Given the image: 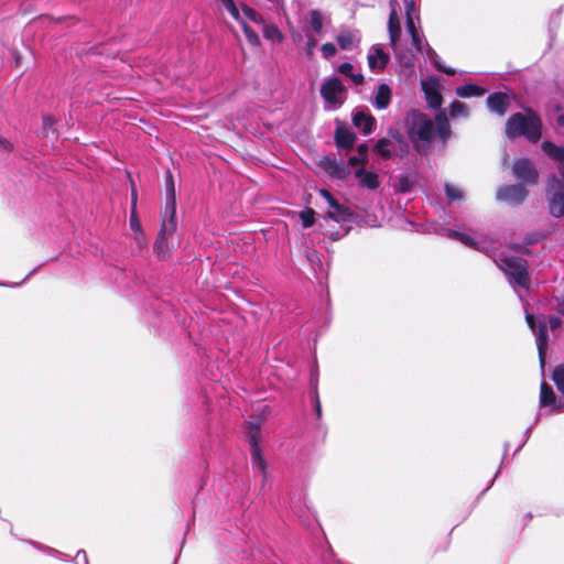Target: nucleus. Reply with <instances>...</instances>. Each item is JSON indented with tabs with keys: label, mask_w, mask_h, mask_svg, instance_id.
<instances>
[{
	"label": "nucleus",
	"mask_w": 564,
	"mask_h": 564,
	"mask_svg": "<svg viewBox=\"0 0 564 564\" xmlns=\"http://www.w3.org/2000/svg\"><path fill=\"white\" fill-rule=\"evenodd\" d=\"M543 152L557 163V175H552L547 180L545 189L547 210L554 218L564 216V147L556 145L551 141H543L541 144Z\"/></svg>",
	"instance_id": "obj_1"
},
{
	"label": "nucleus",
	"mask_w": 564,
	"mask_h": 564,
	"mask_svg": "<svg viewBox=\"0 0 564 564\" xmlns=\"http://www.w3.org/2000/svg\"><path fill=\"white\" fill-rule=\"evenodd\" d=\"M541 119L532 111L527 116L518 112L512 115L506 123V133L509 138L525 137L531 142H536L541 138Z\"/></svg>",
	"instance_id": "obj_2"
},
{
	"label": "nucleus",
	"mask_w": 564,
	"mask_h": 564,
	"mask_svg": "<svg viewBox=\"0 0 564 564\" xmlns=\"http://www.w3.org/2000/svg\"><path fill=\"white\" fill-rule=\"evenodd\" d=\"M495 262L503 271L510 285L518 293L520 300H522L523 296L519 289L527 291L530 286L527 261L519 257H500L495 259Z\"/></svg>",
	"instance_id": "obj_3"
},
{
	"label": "nucleus",
	"mask_w": 564,
	"mask_h": 564,
	"mask_svg": "<svg viewBox=\"0 0 564 564\" xmlns=\"http://www.w3.org/2000/svg\"><path fill=\"white\" fill-rule=\"evenodd\" d=\"M261 430L260 424L250 422L247 430V438L250 444L251 462L254 468H257L263 477V481L267 480V462L262 456L260 448Z\"/></svg>",
	"instance_id": "obj_4"
},
{
	"label": "nucleus",
	"mask_w": 564,
	"mask_h": 564,
	"mask_svg": "<svg viewBox=\"0 0 564 564\" xmlns=\"http://www.w3.org/2000/svg\"><path fill=\"white\" fill-rule=\"evenodd\" d=\"M165 207L163 216V229L167 231H175L176 223V202H175V185L172 173L169 171L165 177Z\"/></svg>",
	"instance_id": "obj_5"
},
{
	"label": "nucleus",
	"mask_w": 564,
	"mask_h": 564,
	"mask_svg": "<svg viewBox=\"0 0 564 564\" xmlns=\"http://www.w3.org/2000/svg\"><path fill=\"white\" fill-rule=\"evenodd\" d=\"M525 319L530 329L535 334V341L539 352L540 366L543 369L545 366V352L549 344L547 336V324L545 318H540L539 325L536 326V321L532 314L525 311Z\"/></svg>",
	"instance_id": "obj_6"
},
{
	"label": "nucleus",
	"mask_w": 564,
	"mask_h": 564,
	"mask_svg": "<svg viewBox=\"0 0 564 564\" xmlns=\"http://www.w3.org/2000/svg\"><path fill=\"white\" fill-rule=\"evenodd\" d=\"M345 88L337 77L326 79L321 87V95L329 109H337L344 102Z\"/></svg>",
	"instance_id": "obj_7"
},
{
	"label": "nucleus",
	"mask_w": 564,
	"mask_h": 564,
	"mask_svg": "<svg viewBox=\"0 0 564 564\" xmlns=\"http://www.w3.org/2000/svg\"><path fill=\"white\" fill-rule=\"evenodd\" d=\"M411 37V43H412V46L420 53L424 54L425 57L434 65V67L440 70V72H443L447 75H454L455 74V69L452 68V67H445L443 66L440 61H438V55L436 54V52L430 46V44L427 42H425L424 40V36L421 35L420 33L417 34H412Z\"/></svg>",
	"instance_id": "obj_8"
},
{
	"label": "nucleus",
	"mask_w": 564,
	"mask_h": 564,
	"mask_svg": "<svg viewBox=\"0 0 564 564\" xmlns=\"http://www.w3.org/2000/svg\"><path fill=\"white\" fill-rule=\"evenodd\" d=\"M319 195L326 200L328 205L329 209L326 214L327 218L335 220L336 223H346L351 220V210L348 207L339 204L338 200L335 199L327 189H319Z\"/></svg>",
	"instance_id": "obj_9"
},
{
	"label": "nucleus",
	"mask_w": 564,
	"mask_h": 564,
	"mask_svg": "<svg viewBox=\"0 0 564 564\" xmlns=\"http://www.w3.org/2000/svg\"><path fill=\"white\" fill-rule=\"evenodd\" d=\"M434 123L422 113H413L410 127L411 138H416L421 141H430L433 137Z\"/></svg>",
	"instance_id": "obj_10"
},
{
	"label": "nucleus",
	"mask_w": 564,
	"mask_h": 564,
	"mask_svg": "<svg viewBox=\"0 0 564 564\" xmlns=\"http://www.w3.org/2000/svg\"><path fill=\"white\" fill-rule=\"evenodd\" d=\"M528 196V191L522 184L505 185L498 188L496 197L499 202L510 205H520Z\"/></svg>",
	"instance_id": "obj_11"
},
{
	"label": "nucleus",
	"mask_w": 564,
	"mask_h": 564,
	"mask_svg": "<svg viewBox=\"0 0 564 564\" xmlns=\"http://www.w3.org/2000/svg\"><path fill=\"white\" fill-rule=\"evenodd\" d=\"M225 9L229 12V14L238 21L242 25L243 33L248 40V42L252 46H258L260 44V37L256 31H253L246 21L241 18L240 11L238 6L235 3L234 0H218Z\"/></svg>",
	"instance_id": "obj_12"
},
{
	"label": "nucleus",
	"mask_w": 564,
	"mask_h": 564,
	"mask_svg": "<svg viewBox=\"0 0 564 564\" xmlns=\"http://www.w3.org/2000/svg\"><path fill=\"white\" fill-rule=\"evenodd\" d=\"M513 175L522 185H534L539 178V172L528 159L517 160L513 164Z\"/></svg>",
	"instance_id": "obj_13"
},
{
	"label": "nucleus",
	"mask_w": 564,
	"mask_h": 564,
	"mask_svg": "<svg viewBox=\"0 0 564 564\" xmlns=\"http://www.w3.org/2000/svg\"><path fill=\"white\" fill-rule=\"evenodd\" d=\"M444 232L446 237L458 240L469 248H474L486 253L489 251L488 241L481 236L468 235L453 229H444Z\"/></svg>",
	"instance_id": "obj_14"
},
{
	"label": "nucleus",
	"mask_w": 564,
	"mask_h": 564,
	"mask_svg": "<svg viewBox=\"0 0 564 564\" xmlns=\"http://www.w3.org/2000/svg\"><path fill=\"white\" fill-rule=\"evenodd\" d=\"M390 56L386 53L380 44H375L370 47L367 61L369 69L375 73H381L388 65Z\"/></svg>",
	"instance_id": "obj_15"
},
{
	"label": "nucleus",
	"mask_w": 564,
	"mask_h": 564,
	"mask_svg": "<svg viewBox=\"0 0 564 564\" xmlns=\"http://www.w3.org/2000/svg\"><path fill=\"white\" fill-rule=\"evenodd\" d=\"M399 2L398 0H390V14L388 21L390 44L395 48L398 40L401 35L400 19L398 15Z\"/></svg>",
	"instance_id": "obj_16"
},
{
	"label": "nucleus",
	"mask_w": 564,
	"mask_h": 564,
	"mask_svg": "<svg viewBox=\"0 0 564 564\" xmlns=\"http://www.w3.org/2000/svg\"><path fill=\"white\" fill-rule=\"evenodd\" d=\"M319 166L332 177L338 180H345L350 173L349 167L347 165H345L341 162H338L336 159H332L328 156H323L319 160Z\"/></svg>",
	"instance_id": "obj_17"
},
{
	"label": "nucleus",
	"mask_w": 564,
	"mask_h": 564,
	"mask_svg": "<svg viewBox=\"0 0 564 564\" xmlns=\"http://www.w3.org/2000/svg\"><path fill=\"white\" fill-rule=\"evenodd\" d=\"M352 123L362 133L369 134L373 131L376 119L368 109H357L352 113Z\"/></svg>",
	"instance_id": "obj_18"
},
{
	"label": "nucleus",
	"mask_w": 564,
	"mask_h": 564,
	"mask_svg": "<svg viewBox=\"0 0 564 564\" xmlns=\"http://www.w3.org/2000/svg\"><path fill=\"white\" fill-rule=\"evenodd\" d=\"M540 405L542 408L551 406L555 412H564V402L556 401L553 389L546 382H542L540 388Z\"/></svg>",
	"instance_id": "obj_19"
},
{
	"label": "nucleus",
	"mask_w": 564,
	"mask_h": 564,
	"mask_svg": "<svg viewBox=\"0 0 564 564\" xmlns=\"http://www.w3.org/2000/svg\"><path fill=\"white\" fill-rule=\"evenodd\" d=\"M487 106L492 112L503 116L509 106V98L503 93H492L487 97Z\"/></svg>",
	"instance_id": "obj_20"
},
{
	"label": "nucleus",
	"mask_w": 564,
	"mask_h": 564,
	"mask_svg": "<svg viewBox=\"0 0 564 564\" xmlns=\"http://www.w3.org/2000/svg\"><path fill=\"white\" fill-rule=\"evenodd\" d=\"M422 89L425 94V99L430 108L432 109H438L442 105L443 98L438 90V88L433 85L429 84L427 82H422Z\"/></svg>",
	"instance_id": "obj_21"
},
{
	"label": "nucleus",
	"mask_w": 564,
	"mask_h": 564,
	"mask_svg": "<svg viewBox=\"0 0 564 564\" xmlns=\"http://www.w3.org/2000/svg\"><path fill=\"white\" fill-rule=\"evenodd\" d=\"M404 6H405V18H406L405 19L406 31H408L409 35L412 36V34L420 33L415 25V19L419 20V13H417V10L415 7V2L413 0H405Z\"/></svg>",
	"instance_id": "obj_22"
},
{
	"label": "nucleus",
	"mask_w": 564,
	"mask_h": 564,
	"mask_svg": "<svg viewBox=\"0 0 564 564\" xmlns=\"http://www.w3.org/2000/svg\"><path fill=\"white\" fill-rule=\"evenodd\" d=\"M359 42L360 36L356 31L344 30L337 35V43L341 50L350 51L357 47Z\"/></svg>",
	"instance_id": "obj_23"
},
{
	"label": "nucleus",
	"mask_w": 564,
	"mask_h": 564,
	"mask_svg": "<svg viewBox=\"0 0 564 564\" xmlns=\"http://www.w3.org/2000/svg\"><path fill=\"white\" fill-rule=\"evenodd\" d=\"M391 88L387 84H380L372 100V105L379 109H386L390 105Z\"/></svg>",
	"instance_id": "obj_24"
},
{
	"label": "nucleus",
	"mask_w": 564,
	"mask_h": 564,
	"mask_svg": "<svg viewBox=\"0 0 564 564\" xmlns=\"http://www.w3.org/2000/svg\"><path fill=\"white\" fill-rule=\"evenodd\" d=\"M355 176L359 180V185L361 187L375 191L379 187L378 175L375 172L366 171L365 169H359L356 171Z\"/></svg>",
	"instance_id": "obj_25"
},
{
	"label": "nucleus",
	"mask_w": 564,
	"mask_h": 564,
	"mask_svg": "<svg viewBox=\"0 0 564 564\" xmlns=\"http://www.w3.org/2000/svg\"><path fill=\"white\" fill-rule=\"evenodd\" d=\"M335 141L339 149H350L356 141V135L346 128H337L335 132Z\"/></svg>",
	"instance_id": "obj_26"
},
{
	"label": "nucleus",
	"mask_w": 564,
	"mask_h": 564,
	"mask_svg": "<svg viewBox=\"0 0 564 564\" xmlns=\"http://www.w3.org/2000/svg\"><path fill=\"white\" fill-rule=\"evenodd\" d=\"M175 231H167L163 229V224L161 225V230L159 232L158 239L154 243V251L160 259H165L169 253V246L166 238L167 236L173 235Z\"/></svg>",
	"instance_id": "obj_27"
},
{
	"label": "nucleus",
	"mask_w": 564,
	"mask_h": 564,
	"mask_svg": "<svg viewBox=\"0 0 564 564\" xmlns=\"http://www.w3.org/2000/svg\"><path fill=\"white\" fill-rule=\"evenodd\" d=\"M308 23L315 34H322L324 23H329V18L319 10H311L308 12Z\"/></svg>",
	"instance_id": "obj_28"
},
{
	"label": "nucleus",
	"mask_w": 564,
	"mask_h": 564,
	"mask_svg": "<svg viewBox=\"0 0 564 564\" xmlns=\"http://www.w3.org/2000/svg\"><path fill=\"white\" fill-rule=\"evenodd\" d=\"M436 128H437V134L443 141H446L451 135V128L448 123V119L446 116V112L444 110L440 111L436 117Z\"/></svg>",
	"instance_id": "obj_29"
},
{
	"label": "nucleus",
	"mask_w": 564,
	"mask_h": 564,
	"mask_svg": "<svg viewBox=\"0 0 564 564\" xmlns=\"http://www.w3.org/2000/svg\"><path fill=\"white\" fill-rule=\"evenodd\" d=\"M455 93L460 98L479 97L486 93V89L475 84H466L457 87Z\"/></svg>",
	"instance_id": "obj_30"
},
{
	"label": "nucleus",
	"mask_w": 564,
	"mask_h": 564,
	"mask_svg": "<svg viewBox=\"0 0 564 564\" xmlns=\"http://www.w3.org/2000/svg\"><path fill=\"white\" fill-rule=\"evenodd\" d=\"M239 11L246 23L250 21L261 26L265 23L263 17L258 11L246 4H241Z\"/></svg>",
	"instance_id": "obj_31"
},
{
	"label": "nucleus",
	"mask_w": 564,
	"mask_h": 564,
	"mask_svg": "<svg viewBox=\"0 0 564 564\" xmlns=\"http://www.w3.org/2000/svg\"><path fill=\"white\" fill-rule=\"evenodd\" d=\"M337 70L349 77L355 85H361L364 83V75L361 73H354V65L350 63L340 64Z\"/></svg>",
	"instance_id": "obj_32"
},
{
	"label": "nucleus",
	"mask_w": 564,
	"mask_h": 564,
	"mask_svg": "<svg viewBox=\"0 0 564 564\" xmlns=\"http://www.w3.org/2000/svg\"><path fill=\"white\" fill-rule=\"evenodd\" d=\"M130 228L134 234L142 235V228L141 223L139 220V217L137 215V195L134 191L132 192V202H131V213H130Z\"/></svg>",
	"instance_id": "obj_33"
},
{
	"label": "nucleus",
	"mask_w": 564,
	"mask_h": 564,
	"mask_svg": "<svg viewBox=\"0 0 564 564\" xmlns=\"http://www.w3.org/2000/svg\"><path fill=\"white\" fill-rule=\"evenodd\" d=\"M262 33L265 40L280 43L283 40L281 31L274 24L262 25Z\"/></svg>",
	"instance_id": "obj_34"
},
{
	"label": "nucleus",
	"mask_w": 564,
	"mask_h": 564,
	"mask_svg": "<svg viewBox=\"0 0 564 564\" xmlns=\"http://www.w3.org/2000/svg\"><path fill=\"white\" fill-rule=\"evenodd\" d=\"M394 150V143L388 139H380L375 145V151L383 158H390Z\"/></svg>",
	"instance_id": "obj_35"
},
{
	"label": "nucleus",
	"mask_w": 564,
	"mask_h": 564,
	"mask_svg": "<svg viewBox=\"0 0 564 564\" xmlns=\"http://www.w3.org/2000/svg\"><path fill=\"white\" fill-rule=\"evenodd\" d=\"M446 197L449 202L464 199V192L460 187L446 183L444 186Z\"/></svg>",
	"instance_id": "obj_36"
},
{
	"label": "nucleus",
	"mask_w": 564,
	"mask_h": 564,
	"mask_svg": "<svg viewBox=\"0 0 564 564\" xmlns=\"http://www.w3.org/2000/svg\"><path fill=\"white\" fill-rule=\"evenodd\" d=\"M449 115L452 118H467L468 117V109L465 104L455 100L449 106Z\"/></svg>",
	"instance_id": "obj_37"
},
{
	"label": "nucleus",
	"mask_w": 564,
	"mask_h": 564,
	"mask_svg": "<svg viewBox=\"0 0 564 564\" xmlns=\"http://www.w3.org/2000/svg\"><path fill=\"white\" fill-rule=\"evenodd\" d=\"M314 215H315V213L311 208H307V209L301 212L300 218L302 220V225L304 228H308V227L313 226Z\"/></svg>",
	"instance_id": "obj_38"
},
{
	"label": "nucleus",
	"mask_w": 564,
	"mask_h": 564,
	"mask_svg": "<svg viewBox=\"0 0 564 564\" xmlns=\"http://www.w3.org/2000/svg\"><path fill=\"white\" fill-rule=\"evenodd\" d=\"M552 380L555 386H560V383L564 382V365H558L552 372Z\"/></svg>",
	"instance_id": "obj_39"
},
{
	"label": "nucleus",
	"mask_w": 564,
	"mask_h": 564,
	"mask_svg": "<svg viewBox=\"0 0 564 564\" xmlns=\"http://www.w3.org/2000/svg\"><path fill=\"white\" fill-rule=\"evenodd\" d=\"M321 51L324 58H330L337 53V48L333 43L323 44Z\"/></svg>",
	"instance_id": "obj_40"
},
{
	"label": "nucleus",
	"mask_w": 564,
	"mask_h": 564,
	"mask_svg": "<svg viewBox=\"0 0 564 564\" xmlns=\"http://www.w3.org/2000/svg\"><path fill=\"white\" fill-rule=\"evenodd\" d=\"M13 150V144L8 139L0 137V154H8Z\"/></svg>",
	"instance_id": "obj_41"
},
{
	"label": "nucleus",
	"mask_w": 564,
	"mask_h": 564,
	"mask_svg": "<svg viewBox=\"0 0 564 564\" xmlns=\"http://www.w3.org/2000/svg\"><path fill=\"white\" fill-rule=\"evenodd\" d=\"M316 44H317V42L314 37L307 36V41L304 46V51H305L306 55H312L314 53Z\"/></svg>",
	"instance_id": "obj_42"
},
{
	"label": "nucleus",
	"mask_w": 564,
	"mask_h": 564,
	"mask_svg": "<svg viewBox=\"0 0 564 564\" xmlns=\"http://www.w3.org/2000/svg\"><path fill=\"white\" fill-rule=\"evenodd\" d=\"M547 324H549L551 330H555L556 328H558L561 326L562 322L556 316H550L547 319Z\"/></svg>",
	"instance_id": "obj_43"
},
{
	"label": "nucleus",
	"mask_w": 564,
	"mask_h": 564,
	"mask_svg": "<svg viewBox=\"0 0 564 564\" xmlns=\"http://www.w3.org/2000/svg\"><path fill=\"white\" fill-rule=\"evenodd\" d=\"M366 162V159L361 155H354L349 159V165L362 164Z\"/></svg>",
	"instance_id": "obj_44"
},
{
	"label": "nucleus",
	"mask_w": 564,
	"mask_h": 564,
	"mask_svg": "<svg viewBox=\"0 0 564 564\" xmlns=\"http://www.w3.org/2000/svg\"><path fill=\"white\" fill-rule=\"evenodd\" d=\"M135 241L138 243L139 247H144L147 246V239H145V236L144 234L142 232V235L140 234H135Z\"/></svg>",
	"instance_id": "obj_45"
},
{
	"label": "nucleus",
	"mask_w": 564,
	"mask_h": 564,
	"mask_svg": "<svg viewBox=\"0 0 564 564\" xmlns=\"http://www.w3.org/2000/svg\"><path fill=\"white\" fill-rule=\"evenodd\" d=\"M357 150H358V154L366 159V153H367V150H368L367 144L366 143L359 144Z\"/></svg>",
	"instance_id": "obj_46"
},
{
	"label": "nucleus",
	"mask_w": 564,
	"mask_h": 564,
	"mask_svg": "<svg viewBox=\"0 0 564 564\" xmlns=\"http://www.w3.org/2000/svg\"><path fill=\"white\" fill-rule=\"evenodd\" d=\"M80 557L83 558V561L85 562V564H88V558H87V554L85 551H78L77 552V555H76V561L78 562L80 560Z\"/></svg>",
	"instance_id": "obj_47"
},
{
	"label": "nucleus",
	"mask_w": 564,
	"mask_h": 564,
	"mask_svg": "<svg viewBox=\"0 0 564 564\" xmlns=\"http://www.w3.org/2000/svg\"><path fill=\"white\" fill-rule=\"evenodd\" d=\"M557 311L560 314L564 316V296L561 299V301L557 304Z\"/></svg>",
	"instance_id": "obj_48"
},
{
	"label": "nucleus",
	"mask_w": 564,
	"mask_h": 564,
	"mask_svg": "<svg viewBox=\"0 0 564 564\" xmlns=\"http://www.w3.org/2000/svg\"><path fill=\"white\" fill-rule=\"evenodd\" d=\"M315 410H316V414H317V416H321V414H322V408H321L319 400H318L317 398H316Z\"/></svg>",
	"instance_id": "obj_49"
},
{
	"label": "nucleus",
	"mask_w": 564,
	"mask_h": 564,
	"mask_svg": "<svg viewBox=\"0 0 564 564\" xmlns=\"http://www.w3.org/2000/svg\"><path fill=\"white\" fill-rule=\"evenodd\" d=\"M556 123H557V126H560V127H563V126H564V115H560V116L556 118Z\"/></svg>",
	"instance_id": "obj_50"
},
{
	"label": "nucleus",
	"mask_w": 564,
	"mask_h": 564,
	"mask_svg": "<svg viewBox=\"0 0 564 564\" xmlns=\"http://www.w3.org/2000/svg\"><path fill=\"white\" fill-rule=\"evenodd\" d=\"M557 390L564 395V382L556 386Z\"/></svg>",
	"instance_id": "obj_51"
},
{
	"label": "nucleus",
	"mask_w": 564,
	"mask_h": 564,
	"mask_svg": "<svg viewBox=\"0 0 564 564\" xmlns=\"http://www.w3.org/2000/svg\"><path fill=\"white\" fill-rule=\"evenodd\" d=\"M531 429H532L531 426L527 429V431H525V440H524V442H527V440L529 438V434H530V432H531Z\"/></svg>",
	"instance_id": "obj_52"
},
{
	"label": "nucleus",
	"mask_w": 564,
	"mask_h": 564,
	"mask_svg": "<svg viewBox=\"0 0 564 564\" xmlns=\"http://www.w3.org/2000/svg\"><path fill=\"white\" fill-rule=\"evenodd\" d=\"M330 237H332V239L336 240V239H339L341 237V235L337 234V235H332Z\"/></svg>",
	"instance_id": "obj_53"
},
{
	"label": "nucleus",
	"mask_w": 564,
	"mask_h": 564,
	"mask_svg": "<svg viewBox=\"0 0 564 564\" xmlns=\"http://www.w3.org/2000/svg\"><path fill=\"white\" fill-rule=\"evenodd\" d=\"M538 240H539V237H535V238L529 239V241H528V242H529V243H533V242H535V241H538Z\"/></svg>",
	"instance_id": "obj_54"
},
{
	"label": "nucleus",
	"mask_w": 564,
	"mask_h": 564,
	"mask_svg": "<svg viewBox=\"0 0 564 564\" xmlns=\"http://www.w3.org/2000/svg\"><path fill=\"white\" fill-rule=\"evenodd\" d=\"M524 443L525 442L523 441V443L519 447H517V451H520V448L523 446Z\"/></svg>",
	"instance_id": "obj_55"
}]
</instances>
